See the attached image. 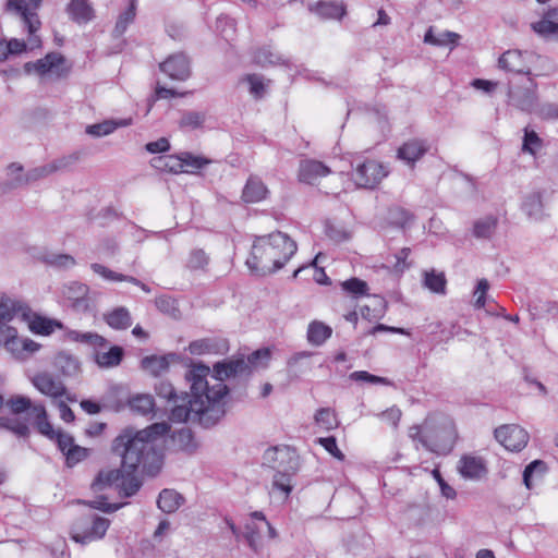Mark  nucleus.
Here are the masks:
<instances>
[{
	"instance_id": "obj_1",
	"label": "nucleus",
	"mask_w": 558,
	"mask_h": 558,
	"mask_svg": "<svg viewBox=\"0 0 558 558\" xmlns=\"http://www.w3.org/2000/svg\"><path fill=\"white\" fill-rule=\"evenodd\" d=\"M170 432L167 422L154 423L143 429L125 427L112 440L111 451L121 458V468L125 473L137 470L149 475L159 472L162 465L160 441Z\"/></svg>"
},
{
	"instance_id": "obj_2",
	"label": "nucleus",
	"mask_w": 558,
	"mask_h": 558,
	"mask_svg": "<svg viewBox=\"0 0 558 558\" xmlns=\"http://www.w3.org/2000/svg\"><path fill=\"white\" fill-rule=\"evenodd\" d=\"M190 383V393H178L171 383L160 380L155 385L156 395L172 403L170 420L177 423L193 422L205 428L215 424H205L203 417L209 416L211 407V369L205 364H193L185 374Z\"/></svg>"
},
{
	"instance_id": "obj_3",
	"label": "nucleus",
	"mask_w": 558,
	"mask_h": 558,
	"mask_svg": "<svg viewBox=\"0 0 558 558\" xmlns=\"http://www.w3.org/2000/svg\"><path fill=\"white\" fill-rule=\"evenodd\" d=\"M271 359V351L268 348L258 349L245 359L244 355L232 356L216 362L211 371V407L207 411L209 416L203 417L205 424H217L226 414L223 398L229 392L225 380L231 377H250L252 372L266 368Z\"/></svg>"
},
{
	"instance_id": "obj_4",
	"label": "nucleus",
	"mask_w": 558,
	"mask_h": 558,
	"mask_svg": "<svg viewBox=\"0 0 558 558\" xmlns=\"http://www.w3.org/2000/svg\"><path fill=\"white\" fill-rule=\"evenodd\" d=\"M296 251L295 241L283 232L257 236L246 265L256 276H267L280 270Z\"/></svg>"
},
{
	"instance_id": "obj_5",
	"label": "nucleus",
	"mask_w": 558,
	"mask_h": 558,
	"mask_svg": "<svg viewBox=\"0 0 558 558\" xmlns=\"http://www.w3.org/2000/svg\"><path fill=\"white\" fill-rule=\"evenodd\" d=\"M263 464L275 471L271 492L287 499L293 489V477L300 470L296 450L288 445L269 447L263 454Z\"/></svg>"
},
{
	"instance_id": "obj_6",
	"label": "nucleus",
	"mask_w": 558,
	"mask_h": 558,
	"mask_svg": "<svg viewBox=\"0 0 558 558\" xmlns=\"http://www.w3.org/2000/svg\"><path fill=\"white\" fill-rule=\"evenodd\" d=\"M110 526V520L96 513H87L74 520L71 525V538L81 545L101 539Z\"/></svg>"
},
{
	"instance_id": "obj_7",
	"label": "nucleus",
	"mask_w": 558,
	"mask_h": 558,
	"mask_svg": "<svg viewBox=\"0 0 558 558\" xmlns=\"http://www.w3.org/2000/svg\"><path fill=\"white\" fill-rule=\"evenodd\" d=\"M351 166V179L360 189H375L389 173L387 167L380 161L362 156H355Z\"/></svg>"
},
{
	"instance_id": "obj_8",
	"label": "nucleus",
	"mask_w": 558,
	"mask_h": 558,
	"mask_svg": "<svg viewBox=\"0 0 558 558\" xmlns=\"http://www.w3.org/2000/svg\"><path fill=\"white\" fill-rule=\"evenodd\" d=\"M537 83L532 77H525L522 84L510 80L508 82V104L518 110L531 113L538 102Z\"/></svg>"
},
{
	"instance_id": "obj_9",
	"label": "nucleus",
	"mask_w": 558,
	"mask_h": 558,
	"mask_svg": "<svg viewBox=\"0 0 558 558\" xmlns=\"http://www.w3.org/2000/svg\"><path fill=\"white\" fill-rule=\"evenodd\" d=\"M28 3L26 0H8L7 10L16 13L23 22V26L29 33V45L32 49L39 48L41 40L36 32L40 28L41 22L39 20L37 10L41 0H31Z\"/></svg>"
},
{
	"instance_id": "obj_10",
	"label": "nucleus",
	"mask_w": 558,
	"mask_h": 558,
	"mask_svg": "<svg viewBox=\"0 0 558 558\" xmlns=\"http://www.w3.org/2000/svg\"><path fill=\"white\" fill-rule=\"evenodd\" d=\"M456 439L454 424L446 420L435 434L430 433V437H421V445L436 454L447 456L453 450Z\"/></svg>"
},
{
	"instance_id": "obj_11",
	"label": "nucleus",
	"mask_w": 558,
	"mask_h": 558,
	"mask_svg": "<svg viewBox=\"0 0 558 558\" xmlns=\"http://www.w3.org/2000/svg\"><path fill=\"white\" fill-rule=\"evenodd\" d=\"M0 343L19 359H26L40 349V344L29 338H19L15 328L7 323L0 326Z\"/></svg>"
},
{
	"instance_id": "obj_12",
	"label": "nucleus",
	"mask_w": 558,
	"mask_h": 558,
	"mask_svg": "<svg viewBox=\"0 0 558 558\" xmlns=\"http://www.w3.org/2000/svg\"><path fill=\"white\" fill-rule=\"evenodd\" d=\"M64 63L65 58L60 52L52 51L41 59L24 63L23 71L27 75L36 73L39 76H44L52 72L58 77H62L69 73L68 69L62 68Z\"/></svg>"
},
{
	"instance_id": "obj_13",
	"label": "nucleus",
	"mask_w": 558,
	"mask_h": 558,
	"mask_svg": "<svg viewBox=\"0 0 558 558\" xmlns=\"http://www.w3.org/2000/svg\"><path fill=\"white\" fill-rule=\"evenodd\" d=\"M495 438L507 450L519 452L529 441L527 432L517 424H506L495 429Z\"/></svg>"
},
{
	"instance_id": "obj_14",
	"label": "nucleus",
	"mask_w": 558,
	"mask_h": 558,
	"mask_svg": "<svg viewBox=\"0 0 558 558\" xmlns=\"http://www.w3.org/2000/svg\"><path fill=\"white\" fill-rule=\"evenodd\" d=\"M252 522L247 523L245 529V539L248 546L257 551L260 546V535L267 531L269 538L277 537L276 529L267 521L262 511H254L251 513Z\"/></svg>"
},
{
	"instance_id": "obj_15",
	"label": "nucleus",
	"mask_w": 558,
	"mask_h": 558,
	"mask_svg": "<svg viewBox=\"0 0 558 558\" xmlns=\"http://www.w3.org/2000/svg\"><path fill=\"white\" fill-rule=\"evenodd\" d=\"M19 303L21 304V310L16 311L15 315H22L23 319L28 323V328L32 332L41 336H49L56 329L63 328V324L61 322L37 315L33 313L26 304H23L22 302Z\"/></svg>"
},
{
	"instance_id": "obj_16",
	"label": "nucleus",
	"mask_w": 558,
	"mask_h": 558,
	"mask_svg": "<svg viewBox=\"0 0 558 558\" xmlns=\"http://www.w3.org/2000/svg\"><path fill=\"white\" fill-rule=\"evenodd\" d=\"M527 56V51L507 50L499 57L498 66L507 72L529 77L531 76V70L525 60Z\"/></svg>"
},
{
	"instance_id": "obj_17",
	"label": "nucleus",
	"mask_w": 558,
	"mask_h": 558,
	"mask_svg": "<svg viewBox=\"0 0 558 558\" xmlns=\"http://www.w3.org/2000/svg\"><path fill=\"white\" fill-rule=\"evenodd\" d=\"M159 68L162 73L175 81H185L191 75L190 60L182 52L171 54Z\"/></svg>"
},
{
	"instance_id": "obj_18",
	"label": "nucleus",
	"mask_w": 558,
	"mask_h": 558,
	"mask_svg": "<svg viewBox=\"0 0 558 558\" xmlns=\"http://www.w3.org/2000/svg\"><path fill=\"white\" fill-rule=\"evenodd\" d=\"M430 145L424 138H411L404 142L397 150V158L405 162L411 168L428 153Z\"/></svg>"
},
{
	"instance_id": "obj_19",
	"label": "nucleus",
	"mask_w": 558,
	"mask_h": 558,
	"mask_svg": "<svg viewBox=\"0 0 558 558\" xmlns=\"http://www.w3.org/2000/svg\"><path fill=\"white\" fill-rule=\"evenodd\" d=\"M189 351L193 355H222L229 351V341L220 337L203 338L192 341Z\"/></svg>"
},
{
	"instance_id": "obj_20",
	"label": "nucleus",
	"mask_w": 558,
	"mask_h": 558,
	"mask_svg": "<svg viewBox=\"0 0 558 558\" xmlns=\"http://www.w3.org/2000/svg\"><path fill=\"white\" fill-rule=\"evenodd\" d=\"M331 170L316 159H302L299 163L298 179L305 184H315L320 178L327 177Z\"/></svg>"
},
{
	"instance_id": "obj_21",
	"label": "nucleus",
	"mask_w": 558,
	"mask_h": 558,
	"mask_svg": "<svg viewBox=\"0 0 558 558\" xmlns=\"http://www.w3.org/2000/svg\"><path fill=\"white\" fill-rule=\"evenodd\" d=\"M458 471L463 478L471 481H478L487 474L484 459L472 454H463L460 458Z\"/></svg>"
},
{
	"instance_id": "obj_22",
	"label": "nucleus",
	"mask_w": 558,
	"mask_h": 558,
	"mask_svg": "<svg viewBox=\"0 0 558 558\" xmlns=\"http://www.w3.org/2000/svg\"><path fill=\"white\" fill-rule=\"evenodd\" d=\"M32 383L43 395L51 398H59L66 393V388L62 381L56 379L49 373H39L35 375Z\"/></svg>"
},
{
	"instance_id": "obj_23",
	"label": "nucleus",
	"mask_w": 558,
	"mask_h": 558,
	"mask_svg": "<svg viewBox=\"0 0 558 558\" xmlns=\"http://www.w3.org/2000/svg\"><path fill=\"white\" fill-rule=\"evenodd\" d=\"M88 292H89L88 286H86L82 282H77V281L70 282L63 289V295L69 301H71V306L74 310L81 311V312H85L89 307V302H88V298H87Z\"/></svg>"
},
{
	"instance_id": "obj_24",
	"label": "nucleus",
	"mask_w": 558,
	"mask_h": 558,
	"mask_svg": "<svg viewBox=\"0 0 558 558\" xmlns=\"http://www.w3.org/2000/svg\"><path fill=\"white\" fill-rule=\"evenodd\" d=\"M269 191L260 178L251 175L242 191V201L246 204L259 203L266 199Z\"/></svg>"
},
{
	"instance_id": "obj_25",
	"label": "nucleus",
	"mask_w": 558,
	"mask_h": 558,
	"mask_svg": "<svg viewBox=\"0 0 558 558\" xmlns=\"http://www.w3.org/2000/svg\"><path fill=\"white\" fill-rule=\"evenodd\" d=\"M90 268L95 274L99 275L101 278H104L107 281H126L134 286L140 287L145 293H150V291H151L150 288L146 283L142 282L137 278H135L133 276H128V275H123V274L113 271L101 264L93 263L90 265Z\"/></svg>"
},
{
	"instance_id": "obj_26",
	"label": "nucleus",
	"mask_w": 558,
	"mask_h": 558,
	"mask_svg": "<svg viewBox=\"0 0 558 558\" xmlns=\"http://www.w3.org/2000/svg\"><path fill=\"white\" fill-rule=\"evenodd\" d=\"M70 19L78 24H86L95 16L94 9L88 0H71L66 7Z\"/></svg>"
},
{
	"instance_id": "obj_27",
	"label": "nucleus",
	"mask_w": 558,
	"mask_h": 558,
	"mask_svg": "<svg viewBox=\"0 0 558 558\" xmlns=\"http://www.w3.org/2000/svg\"><path fill=\"white\" fill-rule=\"evenodd\" d=\"M308 9L323 19L340 20L345 14V5L337 1H318Z\"/></svg>"
},
{
	"instance_id": "obj_28",
	"label": "nucleus",
	"mask_w": 558,
	"mask_h": 558,
	"mask_svg": "<svg viewBox=\"0 0 558 558\" xmlns=\"http://www.w3.org/2000/svg\"><path fill=\"white\" fill-rule=\"evenodd\" d=\"M253 61L260 66L289 65V60L275 51L270 46H264L253 52Z\"/></svg>"
},
{
	"instance_id": "obj_29",
	"label": "nucleus",
	"mask_w": 558,
	"mask_h": 558,
	"mask_svg": "<svg viewBox=\"0 0 558 558\" xmlns=\"http://www.w3.org/2000/svg\"><path fill=\"white\" fill-rule=\"evenodd\" d=\"M122 472H124L123 469H108L99 471L92 483V489L95 493H98L113 485L119 486L120 480L122 478Z\"/></svg>"
},
{
	"instance_id": "obj_30",
	"label": "nucleus",
	"mask_w": 558,
	"mask_h": 558,
	"mask_svg": "<svg viewBox=\"0 0 558 558\" xmlns=\"http://www.w3.org/2000/svg\"><path fill=\"white\" fill-rule=\"evenodd\" d=\"M434 26H429L424 35V43L436 46V47H451L458 45V41L460 39V35L451 32V31H445L439 34L434 33Z\"/></svg>"
},
{
	"instance_id": "obj_31",
	"label": "nucleus",
	"mask_w": 558,
	"mask_h": 558,
	"mask_svg": "<svg viewBox=\"0 0 558 558\" xmlns=\"http://www.w3.org/2000/svg\"><path fill=\"white\" fill-rule=\"evenodd\" d=\"M184 497L174 489L165 488L157 499L158 508L165 513L177 511L184 502Z\"/></svg>"
},
{
	"instance_id": "obj_32",
	"label": "nucleus",
	"mask_w": 558,
	"mask_h": 558,
	"mask_svg": "<svg viewBox=\"0 0 558 558\" xmlns=\"http://www.w3.org/2000/svg\"><path fill=\"white\" fill-rule=\"evenodd\" d=\"M104 319L109 327L116 330H124L132 325L130 311L124 306H118L106 313Z\"/></svg>"
},
{
	"instance_id": "obj_33",
	"label": "nucleus",
	"mask_w": 558,
	"mask_h": 558,
	"mask_svg": "<svg viewBox=\"0 0 558 558\" xmlns=\"http://www.w3.org/2000/svg\"><path fill=\"white\" fill-rule=\"evenodd\" d=\"M529 308L534 319L556 317L558 315V303L550 300L532 299L529 303Z\"/></svg>"
},
{
	"instance_id": "obj_34",
	"label": "nucleus",
	"mask_w": 558,
	"mask_h": 558,
	"mask_svg": "<svg viewBox=\"0 0 558 558\" xmlns=\"http://www.w3.org/2000/svg\"><path fill=\"white\" fill-rule=\"evenodd\" d=\"M137 0H130L129 7L117 19L112 36L120 39L136 17Z\"/></svg>"
},
{
	"instance_id": "obj_35",
	"label": "nucleus",
	"mask_w": 558,
	"mask_h": 558,
	"mask_svg": "<svg viewBox=\"0 0 558 558\" xmlns=\"http://www.w3.org/2000/svg\"><path fill=\"white\" fill-rule=\"evenodd\" d=\"M522 209L530 219L541 221L545 217L541 193L534 192L529 194L524 198Z\"/></svg>"
},
{
	"instance_id": "obj_36",
	"label": "nucleus",
	"mask_w": 558,
	"mask_h": 558,
	"mask_svg": "<svg viewBox=\"0 0 558 558\" xmlns=\"http://www.w3.org/2000/svg\"><path fill=\"white\" fill-rule=\"evenodd\" d=\"M423 286L430 292L445 295L447 288V279L442 271L438 272L435 269L425 270L423 272Z\"/></svg>"
},
{
	"instance_id": "obj_37",
	"label": "nucleus",
	"mask_w": 558,
	"mask_h": 558,
	"mask_svg": "<svg viewBox=\"0 0 558 558\" xmlns=\"http://www.w3.org/2000/svg\"><path fill=\"white\" fill-rule=\"evenodd\" d=\"M332 335V329L328 325L314 320L307 328V341L316 347L326 342Z\"/></svg>"
},
{
	"instance_id": "obj_38",
	"label": "nucleus",
	"mask_w": 558,
	"mask_h": 558,
	"mask_svg": "<svg viewBox=\"0 0 558 558\" xmlns=\"http://www.w3.org/2000/svg\"><path fill=\"white\" fill-rule=\"evenodd\" d=\"M173 446L177 450L186 452V453H193L196 448L197 444L194 439V435L191 429L189 428H181L177 432H174L171 436Z\"/></svg>"
},
{
	"instance_id": "obj_39",
	"label": "nucleus",
	"mask_w": 558,
	"mask_h": 558,
	"mask_svg": "<svg viewBox=\"0 0 558 558\" xmlns=\"http://www.w3.org/2000/svg\"><path fill=\"white\" fill-rule=\"evenodd\" d=\"M33 413L35 414V426L37 430L46 436L47 438L54 439V434L57 430L53 429V426L48 421V415L46 412V409L43 404L34 405L33 407Z\"/></svg>"
},
{
	"instance_id": "obj_40",
	"label": "nucleus",
	"mask_w": 558,
	"mask_h": 558,
	"mask_svg": "<svg viewBox=\"0 0 558 558\" xmlns=\"http://www.w3.org/2000/svg\"><path fill=\"white\" fill-rule=\"evenodd\" d=\"M124 355V351L121 347L113 345L110 348L108 352H98L96 353V363L99 367L110 368L118 366Z\"/></svg>"
},
{
	"instance_id": "obj_41",
	"label": "nucleus",
	"mask_w": 558,
	"mask_h": 558,
	"mask_svg": "<svg viewBox=\"0 0 558 558\" xmlns=\"http://www.w3.org/2000/svg\"><path fill=\"white\" fill-rule=\"evenodd\" d=\"M150 166L159 171H166L171 173L181 172V163L178 155H165L154 157L150 160Z\"/></svg>"
},
{
	"instance_id": "obj_42",
	"label": "nucleus",
	"mask_w": 558,
	"mask_h": 558,
	"mask_svg": "<svg viewBox=\"0 0 558 558\" xmlns=\"http://www.w3.org/2000/svg\"><path fill=\"white\" fill-rule=\"evenodd\" d=\"M41 260L58 269H69L76 264L75 258L72 255L52 252L44 253L41 255Z\"/></svg>"
},
{
	"instance_id": "obj_43",
	"label": "nucleus",
	"mask_w": 558,
	"mask_h": 558,
	"mask_svg": "<svg viewBox=\"0 0 558 558\" xmlns=\"http://www.w3.org/2000/svg\"><path fill=\"white\" fill-rule=\"evenodd\" d=\"M178 157L181 163V172H194L210 163L209 159L195 156L189 151L181 153Z\"/></svg>"
},
{
	"instance_id": "obj_44",
	"label": "nucleus",
	"mask_w": 558,
	"mask_h": 558,
	"mask_svg": "<svg viewBox=\"0 0 558 558\" xmlns=\"http://www.w3.org/2000/svg\"><path fill=\"white\" fill-rule=\"evenodd\" d=\"M129 405L133 412L147 415L154 412L155 400L150 395H136L130 399Z\"/></svg>"
},
{
	"instance_id": "obj_45",
	"label": "nucleus",
	"mask_w": 558,
	"mask_h": 558,
	"mask_svg": "<svg viewBox=\"0 0 558 558\" xmlns=\"http://www.w3.org/2000/svg\"><path fill=\"white\" fill-rule=\"evenodd\" d=\"M497 228V218L493 216L478 219L473 226V235L477 239H488Z\"/></svg>"
},
{
	"instance_id": "obj_46",
	"label": "nucleus",
	"mask_w": 558,
	"mask_h": 558,
	"mask_svg": "<svg viewBox=\"0 0 558 558\" xmlns=\"http://www.w3.org/2000/svg\"><path fill=\"white\" fill-rule=\"evenodd\" d=\"M341 288L354 299L368 295L369 290L367 282L356 277L341 282Z\"/></svg>"
},
{
	"instance_id": "obj_47",
	"label": "nucleus",
	"mask_w": 558,
	"mask_h": 558,
	"mask_svg": "<svg viewBox=\"0 0 558 558\" xmlns=\"http://www.w3.org/2000/svg\"><path fill=\"white\" fill-rule=\"evenodd\" d=\"M141 364L143 369L149 372L154 376H158L169 368V362L165 356H145Z\"/></svg>"
},
{
	"instance_id": "obj_48",
	"label": "nucleus",
	"mask_w": 558,
	"mask_h": 558,
	"mask_svg": "<svg viewBox=\"0 0 558 558\" xmlns=\"http://www.w3.org/2000/svg\"><path fill=\"white\" fill-rule=\"evenodd\" d=\"M0 428L9 430L19 437H27L29 434L27 424L16 417L0 416Z\"/></svg>"
},
{
	"instance_id": "obj_49",
	"label": "nucleus",
	"mask_w": 558,
	"mask_h": 558,
	"mask_svg": "<svg viewBox=\"0 0 558 558\" xmlns=\"http://www.w3.org/2000/svg\"><path fill=\"white\" fill-rule=\"evenodd\" d=\"M50 174H52L50 163H46V165L31 169L29 171H27V173L24 177H21V175L16 177L15 184L21 185L24 183L34 182V181L47 178Z\"/></svg>"
},
{
	"instance_id": "obj_50",
	"label": "nucleus",
	"mask_w": 558,
	"mask_h": 558,
	"mask_svg": "<svg viewBox=\"0 0 558 558\" xmlns=\"http://www.w3.org/2000/svg\"><path fill=\"white\" fill-rule=\"evenodd\" d=\"M532 29L545 38H558V22L549 19H542L538 22L532 23Z\"/></svg>"
},
{
	"instance_id": "obj_51",
	"label": "nucleus",
	"mask_w": 558,
	"mask_h": 558,
	"mask_svg": "<svg viewBox=\"0 0 558 558\" xmlns=\"http://www.w3.org/2000/svg\"><path fill=\"white\" fill-rule=\"evenodd\" d=\"M156 307L163 314H167L173 318L180 317V310L177 301L169 295H161L155 300Z\"/></svg>"
},
{
	"instance_id": "obj_52",
	"label": "nucleus",
	"mask_w": 558,
	"mask_h": 558,
	"mask_svg": "<svg viewBox=\"0 0 558 558\" xmlns=\"http://www.w3.org/2000/svg\"><path fill=\"white\" fill-rule=\"evenodd\" d=\"M19 310H21L19 301L9 298H0V326L3 325V323L10 322Z\"/></svg>"
},
{
	"instance_id": "obj_53",
	"label": "nucleus",
	"mask_w": 558,
	"mask_h": 558,
	"mask_svg": "<svg viewBox=\"0 0 558 558\" xmlns=\"http://www.w3.org/2000/svg\"><path fill=\"white\" fill-rule=\"evenodd\" d=\"M350 379L353 381H365L372 385H385L392 386V381L387 377H380L377 375H373L366 371H355L350 374Z\"/></svg>"
},
{
	"instance_id": "obj_54",
	"label": "nucleus",
	"mask_w": 558,
	"mask_h": 558,
	"mask_svg": "<svg viewBox=\"0 0 558 558\" xmlns=\"http://www.w3.org/2000/svg\"><path fill=\"white\" fill-rule=\"evenodd\" d=\"M216 29L226 40H229L235 33V21L229 15L221 14L217 17Z\"/></svg>"
},
{
	"instance_id": "obj_55",
	"label": "nucleus",
	"mask_w": 558,
	"mask_h": 558,
	"mask_svg": "<svg viewBox=\"0 0 558 558\" xmlns=\"http://www.w3.org/2000/svg\"><path fill=\"white\" fill-rule=\"evenodd\" d=\"M205 113L198 112V111H184L180 119V126L181 128H189V129H198L203 125L205 122Z\"/></svg>"
},
{
	"instance_id": "obj_56",
	"label": "nucleus",
	"mask_w": 558,
	"mask_h": 558,
	"mask_svg": "<svg viewBox=\"0 0 558 558\" xmlns=\"http://www.w3.org/2000/svg\"><path fill=\"white\" fill-rule=\"evenodd\" d=\"M119 486L123 496L131 497L135 495L141 488V482L134 476V473L122 472V478L120 480Z\"/></svg>"
},
{
	"instance_id": "obj_57",
	"label": "nucleus",
	"mask_w": 558,
	"mask_h": 558,
	"mask_svg": "<svg viewBox=\"0 0 558 558\" xmlns=\"http://www.w3.org/2000/svg\"><path fill=\"white\" fill-rule=\"evenodd\" d=\"M315 421L325 429L330 430L338 426L336 414L329 408H322L315 414Z\"/></svg>"
},
{
	"instance_id": "obj_58",
	"label": "nucleus",
	"mask_w": 558,
	"mask_h": 558,
	"mask_svg": "<svg viewBox=\"0 0 558 558\" xmlns=\"http://www.w3.org/2000/svg\"><path fill=\"white\" fill-rule=\"evenodd\" d=\"M81 159V153L74 151L68 156H62L58 159L52 160L50 163L52 173L70 169Z\"/></svg>"
},
{
	"instance_id": "obj_59",
	"label": "nucleus",
	"mask_w": 558,
	"mask_h": 558,
	"mask_svg": "<svg viewBox=\"0 0 558 558\" xmlns=\"http://www.w3.org/2000/svg\"><path fill=\"white\" fill-rule=\"evenodd\" d=\"M64 456L66 466L73 468L88 458L89 449L74 445Z\"/></svg>"
},
{
	"instance_id": "obj_60",
	"label": "nucleus",
	"mask_w": 558,
	"mask_h": 558,
	"mask_svg": "<svg viewBox=\"0 0 558 558\" xmlns=\"http://www.w3.org/2000/svg\"><path fill=\"white\" fill-rule=\"evenodd\" d=\"M57 364L60 366L62 373L66 375L75 374L80 368L78 361L65 353H61L57 357Z\"/></svg>"
},
{
	"instance_id": "obj_61",
	"label": "nucleus",
	"mask_w": 558,
	"mask_h": 558,
	"mask_svg": "<svg viewBox=\"0 0 558 558\" xmlns=\"http://www.w3.org/2000/svg\"><path fill=\"white\" fill-rule=\"evenodd\" d=\"M389 218L391 222L398 227H404L412 220V215L407 209L396 206L390 208Z\"/></svg>"
},
{
	"instance_id": "obj_62",
	"label": "nucleus",
	"mask_w": 558,
	"mask_h": 558,
	"mask_svg": "<svg viewBox=\"0 0 558 558\" xmlns=\"http://www.w3.org/2000/svg\"><path fill=\"white\" fill-rule=\"evenodd\" d=\"M7 404L14 414L23 413L29 409L33 410L31 399L24 396L12 397Z\"/></svg>"
},
{
	"instance_id": "obj_63",
	"label": "nucleus",
	"mask_w": 558,
	"mask_h": 558,
	"mask_svg": "<svg viewBox=\"0 0 558 558\" xmlns=\"http://www.w3.org/2000/svg\"><path fill=\"white\" fill-rule=\"evenodd\" d=\"M535 112L543 120H558V105L555 102H545L536 105Z\"/></svg>"
},
{
	"instance_id": "obj_64",
	"label": "nucleus",
	"mask_w": 558,
	"mask_h": 558,
	"mask_svg": "<svg viewBox=\"0 0 558 558\" xmlns=\"http://www.w3.org/2000/svg\"><path fill=\"white\" fill-rule=\"evenodd\" d=\"M245 81L250 84V93L255 99H260L265 94L263 77L257 74H248Z\"/></svg>"
}]
</instances>
